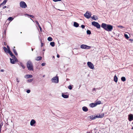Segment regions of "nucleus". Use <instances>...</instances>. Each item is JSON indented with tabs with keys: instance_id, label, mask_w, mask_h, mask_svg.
Returning <instances> with one entry per match:
<instances>
[{
	"instance_id": "obj_52",
	"label": "nucleus",
	"mask_w": 133,
	"mask_h": 133,
	"mask_svg": "<svg viewBox=\"0 0 133 133\" xmlns=\"http://www.w3.org/2000/svg\"><path fill=\"white\" fill-rule=\"evenodd\" d=\"M96 89L97 90H99V89H100L101 88H96Z\"/></svg>"
},
{
	"instance_id": "obj_56",
	"label": "nucleus",
	"mask_w": 133,
	"mask_h": 133,
	"mask_svg": "<svg viewBox=\"0 0 133 133\" xmlns=\"http://www.w3.org/2000/svg\"><path fill=\"white\" fill-rule=\"evenodd\" d=\"M131 129H133V127H132L131 128Z\"/></svg>"
},
{
	"instance_id": "obj_17",
	"label": "nucleus",
	"mask_w": 133,
	"mask_h": 133,
	"mask_svg": "<svg viewBox=\"0 0 133 133\" xmlns=\"http://www.w3.org/2000/svg\"><path fill=\"white\" fill-rule=\"evenodd\" d=\"M89 106L93 108L96 106V105L95 103H92L90 104Z\"/></svg>"
},
{
	"instance_id": "obj_18",
	"label": "nucleus",
	"mask_w": 133,
	"mask_h": 133,
	"mask_svg": "<svg viewBox=\"0 0 133 133\" xmlns=\"http://www.w3.org/2000/svg\"><path fill=\"white\" fill-rule=\"evenodd\" d=\"M7 1L8 0H4L3 2L0 4V6H1L2 5H5Z\"/></svg>"
},
{
	"instance_id": "obj_10",
	"label": "nucleus",
	"mask_w": 133,
	"mask_h": 133,
	"mask_svg": "<svg viewBox=\"0 0 133 133\" xmlns=\"http://www.w3.org/2000/svg\"><path fill=\"white\" fill-rule=\"evenodd\" d=\"M87 64L90 68L92 69L94 68V65L91 62H87Z\"/></svg>"
},
{
	"instance_id": "obj_25",
	"label": "nucleus",
	"mask_w": 133,
	"mask_h": 133,
	"mask_svg": "<svg viewBox=\"0 0 133 133\" xmlns=\"http://www.w3.org/2000/svg\"><path fill=\"white\" fill-rule=\"evenodd\" d=\"M14 18L12 17H9L8 18V20L9 21H11L13 20Z\"/></svg>"
},
{
	"instance_id": "obj_47",
	"label": "nucleus",
	"mask_w": 133,
	"mask_h": 133,
	"mask_svg": "<svg viewBox=\"0 0 133 133\" xmlns=\"http://www.w3.org/2000/svg\"><path fill=\"white\" fill-rule=\"evenodd\" d=\"M16 81H17V82L18 83L19 82V81L18 80V78H16Z\"/></svg>"
},
{
	"instance_id": "obj_12",
	"label": "nucleus",
	"mask_w": 133,
	"mask_h": 133,
	"mask_svg": "<svg viewBox=\"0 0 133 133\" xmlns=\"http://www.w3.org/2000/svg\"><path fill=\"white\" fill-rule=\"evenodd\" d=\"M36 123V121L34 119L31 120L30 122V125L31 126H33Z\"/></svg>"
},
{
	"instance_id": "obj_54",
	"label": "nucleus",
	"mask_w": 133,
	"mask_h": 133,
	"mask_svg": "<svg viewBox=\"0 0 133 133\" xmlns=\"http://www.w3.org/2000/svg\"><path fill=\"white\" fill-rule=\"evenodd\" d=\"M45 75H43V77H45Z\"/></svg>"
},
{
	"instance_id": "obj_57",
	"label": "nucleus",
	"mask_w": 133,
	"mask_h": 133,
	"mask_svg": "<svg viewBox=\"0 0 133 133\" xmlns=\"http://www.w3.org/2000/svg\"><path fill=\"white\" fill-rule=\"evenodd\" d=\"M45 50V49H43V51H44Z\"/></svg>"
},
{
	"instance_id": "obj_3",
	"label": "nucleus",
	"mask_w": 133,
	"mask_h": 133,
	"mask_svg": "<svg viewBox=\"0 0 133 133\" xmlns=\"http://www.w3.org/2000/svg\"><path fill=\"white\" fill-rule=\"evenodd\" d=\"M104 114L101 115L99 114L96 116H90V118L91 120H94L96 118H102L104 117Z\"/></svg>"
},
{
	"instance_id": "obj_43",
	"label": "nucleus",
	"mask_w": 133,
	"mask_h": 133,
	"mask_svg": "<svg viewBox=\"0 0 133 133\" xmlns=\"http://www.w3.org/2000/svg\"><path fill=\"white\" fill-rule=\"evenodd\" d=\"M53 1L55 2H56L58 1H61V0H53Z\"/></svg>"
},
{
	"instance_id": "obj_8",
	"label": "nucleus",
	"mask_w": 133,
	"mask_h": 133,
	"mask_svg": "<svg viewBox=\"0 0 133 133\" xmlns=\"http://www.w3.org/2000/svg\"><path fill=\"white\" fill-rule=\"evenodd\" d=\"M81 48L82 49H90L91 47L86 45L83 44L81 45Z\"/></svg>"
},
{
	"instance_id": "obj_23",
	"label": "nucleus",
	"mask_w": 133,
	"mask_h": 133,
	"mask_svg": "<svg viewBox=\"0 0 133 133\" xmlns=\"http://www.w3.org/2000/svg\"><path fill=\"white\" fill-rule=\"evenodd\" d=\"M50 44L52 47H54L55 45V43L54 42H51L50 43Z\"/></svg>"
},
{
	"instance_id": "obj_44",
	"label": "nucleus",
	"mask_w": 133,
	"mask_h": 133,
	"mask_svg": "<svg viewBox=\"0 0 133 133\" xmlns=\"http://www.w3.org/2000/svg\"><path fill=\"white\" fill-rule=\"evenodd\" d=\"M81 27L82 29H83L85 27V26L84 25H82L81 26Z\"/></svg>"
},
{
	"instance_id": "obj_19",
	"label": "nucleus",
	"mask_w": 133,
	"mask_h": 133,
	"mask_svg": "<svg viewBox=\"0 0 133 133\" xmlns=\"http://www.w3.org/2000/svg\"><path fill=\"white\" fill-rule=\"evenodd\" d=\"M62 96L65 98H68L69 97V95L64 94H62Z\"/></svg>"
},
{
	"instance_id": "obj_27",
	"label": "nucleus",
	"mask_w": 133,
	"mask_h": 133,
	"mask_svg": "<svg viewBox=\"0 0 133 133\" xmlns=\"http://www.w3.org/2000/svg\"><path fill=\"white\" fill-rule=\"evenodd\" d=\"M48 40L49 41H52V38L51 37H49L48 38Z\"/></svg>"
},
{
	"instance_id": "obj_58",
	"label": "nucleus",
	"mask_w": 133,
	"mask_h": 133,
	"mask_svg": "<svg viewBox=\"0 0 133 133\" xmlns=\"http://www.w3.org/2000/svg\"><path fill=\"white\" fill-rule=\"evenodd\" d=\"M117 80H118V78H117Z\"/></svg>"
},
{
	"instance_id": "obj_28",
	"label": "nucleus",
	"mask_w": 133,
	"mask_h": 133,
	"mask_svg": "<svg viewBox=\"0 0 133 133\" xmlns=\"http://www.w3.org/2000/svg\"><path fill=\"white\" fill-rule=\"evenodd\" d=\"M96 106L98 104H101V102L100 101H98L96 103H95Z\"/></svg>"
},
{
	"instance_id": "obj_16",
	"label": "nucleus",
	"mask_w": 133,
	"mask_h": 133,
	"mask_svg": "<svg viewBox=\"0 0 133 133\" xmlns=\"http://www.w3.org/2000/svg\"><path fill=\"white\" fill-rule=\"evenodd\" d=\"M15 47L14 46L13 48V50L14 53L16 56H17L18 55V54L16 52V50L15 49Z\"/></svg>"
},
{
	"instance_id": "obj_53",
	"label": "nucleus",
	"mask_w": 133,
	"mask_h": 133,
	"mask_svg": "<svg viewBox=\"0 0 133 133\" xmlns=\"http://www.w3.org/2000/svg\"><path fill=\"white\" fill-rule=\"evenodd\" d=\"M6 43H5V42H4V45H6Z\"/></svg>"
},
{
	"instance_id": "obj_5",
	"label": "nucleus",
	"mask_w": 133,
	"mask_h": 133,
	"mask_svg": "<svg viewBox=\"0 0 133 133\" xmlns=\"http://www.w3.org/2000/svg\"><path fill=\"white\" fill-rule=\"evenodd\" d=\"M91 13L88 11H87L84 14V16L88 19L89 18L91 17Z\"/></svg>"
},
{
	"instance_id": "obj_21",
	"label": "nucleus",
	"mask_w": 133,
	"mask_h": 133,
	"mask_svg": "<svg viewBox=\"0 0 133 133\" xmlns=\"http://www.w3.org/2000/svg\"><path fill=\"white\" fill-rule=\"evenodd\" d=\"M42 59V57L41 56H38L37 57L36 59L35 60L36 61H40Z\"/></svg>"
},
{
	"instance_id": "obj_7",
	"label": "nucleus",
	"mask_w": 133,
	"mask_h": 133,
	"mask_svg": "<svg viewBox=\"0 0 133 133\" xmlns=\"http://www.w3.org/2000/svg\"><path fill=\"white\" fill-rule=\"evenodd\" d=\"M92 25L96 27L97 28H99L100 27V25L97 22L95 21L93 22H92Z\"/></svg>"
},
{
	"instance_id": "obj_50",
	"label": "nucleus",
	"mask_w": 133,
	"mask_h": 133,
	"mask_svg": "<svg viewBox=\"0 0 133 133\" xmlns=\"http://www.w3.org/2000/svg\"><path fill=\"white\" fill-rule=\"evenodd\" d=\"M57 58H58L59 57V55L57 54Z\"/></svg>"
},
{
	"instance_id": "obj_38",
	"label": "nucleus",
	"mask_w": 133,
	"mask_h": 133,
	"mask_svg": "<svg viewBox=\"0 0 133 133\" xmlns=\"http://www.w3.org/2000/svg\"><path fill=\"white\" fill-rule=\"evenodd\" d=\"M28 15L29 16L32 18H34V16L32 15Z\"/></svg>"
},
{
	"instance_id": "obj_9",
	"label": "nucleus",
	"mask_w": 133,
	"mask_h": 133,
	"mask_svg": "<svg viewBox=\"0 0 133 133\" xmlns=\"http://www.w3.org/2000/svg\"><path fill=\"white\" fill-rule=\"evenodd\" d=\"M11 63L12 64H14L15 62L18 61L17 58L15 56L12 58H10Z\"/></svg>"
},
{
	"instance_id": "obj_6",
	"label": "nucleus",
	"mask_w": 133,
	"mask_h": 133,
	"mask_svg": "<svg viewBox=\"0 0 133 133\" xmlns=\"http://www.w3.org/2000/svg\"><path fill=\"white\" fill-rule=\"evenodd\" d=\"M20 6L23 8H25L27 7V5L23 1H21L20 3Z\"/></svg>"
},
{
	"instance_id": "obj_24",
	"label": "nucleus",
	"mask_w": 133,
	"mask_h": 133,
	"mask_svg": "<svg viewBox=\"0 0 133 133\" xmlns=\"http://www.w3.org/2000/svg\"><path fill=\"white\" fill-rule=\"evenodd\" d=\"M121 80L122 81L124 82L126 80L125 78V77H122L121 78Z\"/></svg>"
},
{
	"instance_id": "obj_49",
	"label": "nucleus",
	"mask_w": 133,
	"mask_h": 133,
	"mask_svg": "<svg viewBox=\"0 0 133 133\" xmlns=\"http://www.w3.org/2000/svg\"><path fill=\"white\" fill-rule=\"evenodd\" d=\"M41 46L42 47L43 45V43L41 42Z\"/></svg>"
},
{
	"instance_id": "obj_34",
	"label": "nucleus",
	"mask_w": 133,
	"mask_h": 133,
	"mask_svg": "<svg viewBox=\"0 0 133 133\" xmlns=\"http://www.w3.org/2000/svg\"><path fill=\"white\" fill-rule=\"evenodd\" d=\"M114 81L116 83V75H115L114 77Z\"/></svg>"
},
{
	"instance_id": "obj_48",
	"label": "nucleus",
	"mask_w": 133,
	"mask_h": 133,
	"mask_svg": "<svg viewBox=\"0 0 133 133\" xmlns=\"http://www.w3.org/2000/svg\"><path fill=\"white\" fill-rule=\"evenodd\" d=\"M129 40L130 41H131V42L133 41V39H129Z\"/></svg>"
},
{
	"instance_id": "obj_11",
	"label": "nucleus",
	"mask_w": 133,
	"mask_h": 133,
	"mask_svg": "<svg viewBox=\"0 0 133 133\" xmlns=\"http://www.w3.org/2000/svg\"><path fill=\"white\" fill-rule=\"evenodd\" d=\"M128 119L129 121H131L133 120V115L131 114H130L128 115Z\"/></svg>"
},
{
	"instance_id": "obj_46",
	"label": "nucleus",
	"mask_w": 133,
	"mask_h": 133,
	"mask_svg": "<svg viewBox=\"0 0 133 133\" xmlns=\"http://www.w3.org/2000/svg\"><path fill=\"white\" fill-rule=\"evenodd\" d=\"M38 26L40 30H42V28L41 27V26L40 25H39V26Z\"/></svg>"
},
{
	"instance_id": "obj_37",
	"label": "nucleus",
	"mask_w": 133,
	"mask_h": 133,
	"mask_svg": "<svg viewBox=\"0 0 133 133\" xmlns=\"http://www.w3.org/2000/svg\"><path fill=\"white\" fill-rule=\"evenodd\" d=\"M46 64V63H43L41 64V65L42 66H45Z\"/></svg>"
},
{
	"instance_id": "obj_41",
	"label": "nucleus",
	"mask_w": 133,
	"mask_h": 133,
	"mask_svg": "<svg viewBox=\"0 0 133 133\" xmlns=\"http://www.w3.org/2000/svg\"><path fill=\"white\" fill-rule=\"evenodd\" d=\"M7 48L8 51H9V50H10V48L9 47L8 45H7Z\"/></svg>"
},
{
	"instance_id": "obj_30",
	"label": "nucleus",
	"mask_w": 133,
	"mask_h": 133,
	"mask_svg": "<svg viewBox=\"0 0 133 133\" xmlns=\"http://www.w3.org/2000/svg\"><path fill=\"white\" fill-rule=\"evenodd\" d=\"M3 125V123H0V133H1V128H2V127Z\"/></svg>"
},
{
	"instance_id": "obj_26",
	"label": "nucleus",
	"mask_w": 133,
	"mask_h": 133,
	"mask_svg": "<svg viewBox=\"0 0 133 133\" xmlns=\"http://www.w3.org/2000/svg\"><path fill=\"white\" fill-rule=\"evenodd\" d=\"M3 49L5 52H8V50L5 47H3Z\"/></svg>"
},
{
	"instance_id": "obj_15",
	"label": "nucleus",
	"mask_w": 133,
	"mask_h": 133,
	"mask_svg": "<svg viewBox=\"0 0 133 133\" xmlns=\"http://www.w3.org/2000/svg\"><path fill=\"white\" fill-rule=\"evenodd\" d=\"M8 52L10 55L11 56L12 58H14V57H15V56L13 54L10 50Z\"/></svg>"
},
{
	"instance_id": "obj_40",
	"label": "nucleus",
	"mask_w": 133,
	"mask_h": 133,
	"mask_svg": "<svg viewBox=\"0 0 133 133\" xmlns=\"http://www.w3.org/2000/svg\"><path fill=\"white\" fill-rule=\"evenodd\" d=\"M35 22L38 26L40 25L38 22L37 21H36Z\"/></svg>"
},
{
	"instance_id": "obj_39",
	"label": "nucleus",
	"mask_w": 133,
	"mask_h": 133,
	"mask_svg": "<svg viewBox=\"0 0 133 133\" xmlns=\"http://www.w3.org/2000/svg\"><path fill=\"white\" fill-rule=\"evenodd\" d=\"M26 92L28 93H29L30 92V90H26Z\"/></svg>"
},
{
	"instance_id": "obj_20",
	"label": "nucleus",
	"mask_w": 133,
	"mask_h": 133,
	"mask_svg": "<svg viewBox=\"0 0 133 133\" xmlns=\"http://www.w3.org/2000/svg\"><path fill=\"white\" fill-rule=\"evenodd\" d=\"M82 109L85 112H87L88 110L87 108L86 107H83Z\"/></svg>"
},
{
	"instance_id": "obj_59",
	"label": "nucleus",
	"mask_w": 133,
	"mask_h": 133,
	"mask_svg": "<svg viewBox=\"0 0 133 133\" xmlns=\"http://www.w3.org/2000/svg\"><path fill=\"white\" fill-rule=\"evenodd\" d=\"M1 1V0H0V1Z\"/></svg>"
},
{
	"instance_id": "obj_22",
	"label": "nucleus",
	"mask_w": 133,
	"mask_h": 133,
	"mask_svg": "<svg viewBox=\"0 0 133 133\" xmlns=\"http://www.w3.org/2000/svg\"><path fill=\"white\" fill-rule=\"evenodd\" d=\"M74 26L76 27H78L79 26V24L76 22H74Z\"/></svg>"
},
{
	"instance_id": "obj_33",
	"label": "nucleus",
	"mask_w": 133,
	"mask_h": 133,
	"mask_svg": "<svg viewBox=\"0 0 133 133\" xmlns=\"http://www.w3.org/2000/svg\"><path fill=\"white\" fill-rule=\"evenodd\" d=\"M20 65H21V66L22 67V68H23V69H24L25 68V66H24V65H23V64H22V63H20Z\"/></svg>"
},
{
	"instance_id": "obj_36",
	"label": "nucleus",
	"mask_w": 133,
	"mask_h": 133,
	"mask_svg": "<svg viewBox=\"0 0 133 133\" xmlns=\"http://www.w3.org/2000/svg\"><path fill=\"white\" fill-rule=\"evenodd\" d=\"M68 88L70 90H71L72 89V87L71 85H70L68 87Z\"/></svg>"
},
{
	"instance_id": "obj_14",
	"label": "nucleus",
	"mask_w": 133,
	"mask_h": 133,
	"mask_svg": "<svg viewBox=\"0 0 133 133\" xmlns=\"http://www.w3.org/2000/svg\"><path fill=\"white\" fill-rule=\"evenodd\" d=\"M24 77L26 78H32V76L31 75L28 74L25 75Z\"/></svg>"
},
{
	"instance_id": "obj_45",
	"label": "nucleus",
	"mask_w": 133,
	"mask_h": 133,
	"mask_svg": "<svg viewBox=\"0 0 133 133\" xmlns=\"http://www.w3.org/2000/svg\"><path fill=\"white\" fill-rule=\"evenodd\" d=\"M6 7H7L6 6H4L2 7V8L3 9H4L5 8H6Z\"/></svg>"
},
{
	"instance_id": "obj_42",
	"label": "nucleus",
	"mask_w": 133,
	"mask_h": 133,
	"mask_svg": "<svg viewBox=\"0 0 133 133\" xmlns=\"http://www.w3.org/2000/svg\"><path fill=\"white\" fill-rule=\"evenodd\" d=\"M96 88H93L92 91L94 92V91H95V92H96Z\"/></svg>"
},
{
	"instance_id": "obj_31",
	"label": "nucleus",
	"mask_w": 133,
	"mask_h": 133,
	"mask_svg": "<svg viewBox=\"0 0 133 133\" xmlns=\"http://www.w3.org/2000/svg\"><path fill=\"white\" fill-rule=\"evenodd\" d=\"M124 36L125 38L127 39H128L129 38V37H128V35L127 34H125L124 35Z\"/></svg>"
},
{
	"instance_id": "obj_35",
	"label": "nucleus",
	"mask_w": 133,
	"mask_h": 133,
	"mask_svg": "<svg viewBox=\"0 0 133 133\" xmlns=\"http://www.w3.org/2000/svg\"><path fill=\"white\" fill-rule=\"evenodd\" d=\"M118 27L120 28L121 29H122V28H124V27L123 26L121 25L118 26Z\"/></svg>"
},
{
	"instance_id": "obj_51",
	"label": "nucleus",
	"mask_w": 133,
	"mask_h": 133,
	"mask_svg": "<svg viewBox=\"0 0 133 133\" xmlns=\"http://www.w3.org/2000/svg\"><path fill=\"white\" fill-rule=\"evenodd\" d=\"M4 70H3V69H1V70H0V71H1V72H4Z\"/></svg>"
},
{
	"instance_id": "obj_13",
	"label": "nucleus",
	"mask_w": 133,
	"mask_h": 133,
	"mask_svg": "<svg viewBox=\"0 0 133 133\" xmlns=\"http://www.w3.org/2000/svg\"><path fill=\"white\" fill-rule=\"evenodd\" d=\"M91 18L94 20H96L98 19V18L97 16L94 15L93 16L91 17Z\"/></svg>"
},
{
	"instance_id": "obj_4",
	"label": "nucleus",
	"mask_w": 133,
	"mask_h": 133,
	"mask_svg": "<svg viewBox=\"0 0 133 133\" xmlns=\"http://www.w3.org/2000/svg\"><path fill=\"white\" fill-rule=\"evenodd\" d=\"M57 75L55 77H54L51 79V81L54 83H58L59 82V78L58 76H57Z\"/></svg>"
},
{
	"instance_id": "obj_55",
	"label": "nucleus",
	"mask_w": 133,
	"mask_h": 133,
	"mask_svg": "<svg viewBox=\"0 0 133 133\" xmlns=\"http://www.w3.org/2000/svg\"><path fill=\"white\" fill-rule=\"evenodd\" d=\"M31 50H32V51H33V49H32H32H31Z\"/></svg>"
},
{
	"instance_id": "obj_1",
	"label": "nucleus",
	"mask_w": 133,
	"mask_h": 133,
	"mask_svg": "<svg viewBox=\"0 0 133 133\" xmlns=\"http://www.w3.org/2000/svg\"><path fill=\"white\" fill-rule=\"evenodd\" d=\"M101 27L105 30L108 31H111L113 29V26L112 25L103 23L102 24Z\"/></svg>"
},
{
	"instance_id": "obj_29",
	"label": "nucleus",
	"mask_w": 133,
	"mask_h": 133,
	"mask_svg": "<svg viewBox=\"0 0 133 133\" xmlns=\"http://www.w3.org/2000/svg\"><path fill=\"white\" fill-rule=\"evenodd\" d=\"M33 81V79L32 78V79H28L27 80V82H32V81Z\"/></svg>"
},
{
	"instance_id": "obj_32",
	"label": "nucleus",
	"mask_w": 133,
	"mask_h": 133,
	"mask_svg": "<svg viewBox=\"0 0 133 133\" xmlns=\"http://www.w3.org/2000/svg\"><path fill=\"white\" fill-rule=\"evenodd\" d=\"M87 34H88L90 35L91 34V32L89 30H88L87 31Z\"/></svg>"
},
{
	"instance_id": "obj_2",
	"label": "nucleus",
	"mask_w": 133,
	"mask_h": 133,
	"mask_svg": "<svg viewBox=\"0 0 133 133\" xmlns=\"http://www.w3.org/2000/svg\"><path fill=\"white\" fill-rule=\"evenodd\" d=\"M27 67L29 70L30 71H33V66L32 63L30 60L28 61L26 63Z\"/></svg>"
}]
</instances>
